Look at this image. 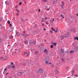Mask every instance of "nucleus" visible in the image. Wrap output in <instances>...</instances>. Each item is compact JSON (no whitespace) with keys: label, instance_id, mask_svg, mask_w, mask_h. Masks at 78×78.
<instances>
[{"label":"nucleus","instance_id":"58","mask_svg":"<svg viewBox=\"0 0 78 78\" xmlns=\"http://www.w3.org/2000/svg\"><path fill=\"white\" fill-rule=\"evenodd\" d=\"M61 16L62 17V15H61Z\"/></svg>","mask_w":78,"mask_h":78},{"label":"nucleus","instance_id":"2","mask_svg":"<svg viewBox=\"0 0 78 78\" xmlns=\"http://www.w3.org/2000/svg\"><path fill=\"white\" fill-rule=\"evenodd\" d=\"M67 37H68L67 36H64V35L61 36V40H62V39H64V38H67Z\"/></svg>","mask_w":78,"mask_h":78},{"label":"nucleus","instance_id":"26","mask_svg":"<svg viewBox=\"0 0 78 78\" xmlns=\"http://www.w3.org/2000/svg\"><path fill=\"white\" fill-rule=\"evenodd\" d=\"M11 65H14V63H12V62H11Z\"/></svg>","mask_w":78,"mask_h":78},{"label":"nucleus","instance_id":"44","mask_svg":"<svg viewBox=\"0 0 78 78\" xmlns=\"http://www.w3.org/2000/svg\"><path fill=\"white\" fill-rule=\"evenodd\" d=\"M43 20H44V18L42 19V21H43Z\"/></svg>","mask_w":78,"mask_h":78},{"label":"nucleus","instance_id":"4","mask_svg":"<svg viewBox=\"0 0 78 78\" xmlns=\"http://www.w3.org/2000/svg\"><path fill=\"white\" fill-rule=\"evenodd\" d=\"M39 72L40 73H43V72L42 71V69L41 68H40V69H39Z\"/></svg>","mask_w":78,"mask_h":78},{"label":"nucleus","instance_id":"27","mask_svg":"<svg viewBox=\"0 0 78 78\" xmlns=\"http://www.w3.org/2000/svg\"><path fill=\"white\" fill-rule=\"evenodd\" d=\"M22 4V2H20L19 3V5H21Z\"/></svg>","mask_w":78,"mask_h":78},{"label":"nucleus","instance_id":"5","mask_svg":"<svg viewBox=\"0 0 78 78\" xmlns=\"http://www.w3.org/2000/svg\"><path fill=\"white\" fill-rule=\"evenodd\" d=\"M25 33H26V32L25 31H23V33L21 34V36H24V35H25Z\"/></svg>","mask_w":78,"mask_h":78},{"label":"nucleus","instance_id":"63","mask_svg":"<svg viewBox=\"0 0 78 78\" xmlns=\"http://www.w3.org/2000/svg\"><path fill=\"white\" fill-rule=\"evenodd\" d=\"M49 26H50V25H49Z\"/></svg>","mask_w":78,"mask_h":78},{"label":"nucleus","instance_id":"28","mask_svg":"<svg viewBox=\"0 0 78 78\" xmlns=\"http://www.w3.org/2000/svg\"><path fill=\"white\" fill-rule=\"evenodd\" d=\"M29 53V52H26L25 53V54H27V53Z\"/></svg>","mask_w":78,"mask_h":78},{"label":"nucleus","instance_id":"29","mask_svg":"<svg viewBox=\"0 0 78 78\" xmlns=\"http://www.w3.org/2000/svg\"><path fill=\"white\" fill-rule=\"evenodd\" d=\"M69 66H67L66 67V69H69Z\"/></svg>","mask_w":78,"mask_h":78},{"label":"nucleus","instance_id":"18","mask_svg":"<svg viewBox=\"0 0 78 78\" xmlns=\"http://www.w3.org/2000/svg\"><path fill=\"white\" fill-rule=\"evenodd\" d=\"M73 51H70L69 53H73Z\"/></svg>","mask_w":78,"mask_h":78},{"label":"nucleus","instance_id":"25","mask_svg":"<svg viewBox=\"0 0 78 78\" xmlns=\"http://www.w3.org/2000/svg\"><path fill=\"white\" fill-rule=\"evenodd\" d=\"M9 27H12V24H9Z\"/></svg>","mask_w":78,"mask_h":78},{"label":"nucleus","instance_id":"56","mask_svg":"<svg viewBox=\"0 0 78 78\" xmlns=\"http://www.w3.org/2000/svg\"><path fill=\"white\" fill-rule=\"evenodd\" d=\"M15 50L16 51H17V49H15Z\"/></svg>","mask_w":78,"mask_h":78},{"label":"nucleus","instance_id":"62","mask_svg":"<svg viewBox=\"0 0 78 78\" xmlns=\"http://www.w3.org/2000/svg\"><path fill=\"white\" fill-rule=\"evenodd\" d=\"M70 1H71V0H70Z\"/></svg>","mask_w":78,"mask_h":78},{"label":"nucleus","instance_id":"39","mask_svg":"<svg viewBox=\"0 0 78 78\" xmlns=\"http://www.w3.org/2000/svg\"><path fill=\"white\" fill-rule=\"evenodd\" d=\"M63 5H64L62 4V5H61V6L62 7V8H63V7L62 6H63Z\"/></svg>","mask_w":78,"mask_h":78},{"label":"nucleus","instance_id":"33","mask_svg":"<svg viewBox=\"0 0 78 78\" xmlns=\"http://www.w3.org/2000/svg\"><path fill=\"white\" fill-rule=\"evenodd\" d=\"M62 59V61H64V59L63 58H61Z\"/></svg>","mask_w":78,"mask_h":78},{"label":"nucleus","instance_id":"61","mask_svg":"<svg viewBox=\"0 0 78 78\" xmlns=\"http://www.w3.org/2000/svg\"><path fill=\"white\" fill-rule=\"evenodd\" d=\"M4 54H5V53H4Z\"/></svg>","mask_w":78,"mask_h":78},{"label":"nucleus","instance_id":"9","mask_svg":"<svg viewBox=\"0 0 78 78\" xmlns=\"http://www.w3.org/2000/svg\"><path fill=\"white\" fill-rule=\"evenodd\" d=\"M52 44H53V45H54V46H56V43H55L53 42H52Z\"/></svg>","mask_w":78,"mask_h":78},{"label":"nucleus","instance_id":"55","mask_svg":"<svg viewBox=\"0 0 78 78\" xmlns=\"http://www.w3.org/2000/svg\"><path fill=\"white\" fill-rule=\"evenodd\" d=\"M2 25H0V26H2Z\"/></svg>","mask_w":78,"mask_h":78},{"label":"nucleus","instance_id":"16","mask_svg":"<svg viewBox=\"0 0 78 78\" xmlns=\"http://www.w3.org/2000/svg\"><path fill=\"white\" fill-rule=\"evenodd\" d=\"M11 66H12V68H13V69H14V67H15V66H14V65H12Z\"/></svg>","mask_w":78,"mask_h":78},{"label":"nucleus","instance_id":"7","mask_svg":"<svg viewBox=\"0 0 78 78\" xmlns=\"http://www.w3.org/2000/svg\"><path fill=\"white\" fill-rule=\"evenodd\" d=\"M5 3L6 5H9V2L8 1V0H7V1L5 2Z\"/></svg>","mask_w":78,"mask_h":78},{"label":"nucleus","instance_id":"57","mask_svg":"<svg viewBox=\"0 0 78 78\" xmlns=\"http://www.w3.org/2000/svg\"><path fill=\"white\" fill-rule=\"evenodd\" d=\"M77 16H78V13L77 14Z\"/></svg>","mask_w":78,"mask_h":78},{"label":"nucleus","instance_id":"49","mask_svg":"<svg viewBox=\"0 0 78 78\" xmlns=\"http://www.w3.org/2000/svg\"><path fill=\"white\" fill-rule=\"evenodd\" d=\"M62 18L63 19H64V16H62Z\"/></svg>","mask_w":78,"mask_h":78},{"label":"nucleus","instance_id":"32","mask_svg":"<svg viewBox=\"0 0 78 78\" xmlns=\"http://www.w3.org/2000/svg\"><path fill=\"white\" fill-rule=\"evenodd\" d=\"M29 55V54L28 53L27 54V55H26V56H28Z\"/></svg>","mask_w":78,"mask_h":78},{"label":"nucleus","instance_id":"46","mask_svg":"<svg viewBox=\"0 0 78 78\" xmlns=\"http://www.w3.org/2000/svg\"><path fill=\"white\" fill-rule=\"evenodd\" d=\"M61 56L63 57V56H64V55H61Z\"/></svg>","mask_w":78,"mask_h":78},{"label":"nucleus","instance_id":"35","mask_svg":"<svg viewBox=\"0 0 78 78\" xmlns=\"http://www.w3.org/2000/svg\"><path fill=\"white\" fill-rule=\"evenodd\" d=\"M44 19H45V20H47V17H45V18H44Z\"/></svg>","mask_w":78,"mask_h":78},{"label":"nucleus","instance_id":"14","mask_svg":"<svg viewBox=\"0 0 78 78\" xmlns=\"http://www.w3.org/2000/svg\"><path fill=\"white\" fill-rule=\"evenodd\" d=\"M46 24H47V25H48L49 24V23L47 21H46Z\"/></svg>","mask_w":78,"mask_h":78},{"label":"nucleus","instance_id":"22","mask_svg":"<svg viewBox=\"0 0 78 78\" xmlns=\"http://www.w3.org/2000/svg\"><path fill=\"white\" fill-rule=\"evenodd\" d=\"M75 39H76L77 41H78V37H76L75 38Z\"/></svg>","mask_w":78,"mask_h":78},{"label":"nucleus","instance_id":"47","mask_svg":"<svg viewBox=\"0 0 78 78\" xmlns=\"http://www.w3.org/2000/svg\"><path fill=\"white\" fill-rule=\"evenodd\" d=\"M44 31H45V30H46V29H45V28H44Z\"/></svg>","mask_w":78,"mask_h":78},{"label":"nucleus","instance_id":"30","mask_svg":"<svg viewBox=\"0 0 78 78\" xmlns=\"http://www.w3.org/2000/svg\"><path fill=\"white\" fill-rule=\"evenodd\" d=\"M7 70V69L5 68L4 69V71H6Z\"/></svg>","mask_w":78,"mask_h":78},{"label":"nucleus","instance_id":"43","mask_svg":"<svg viewBox=\"0 0 78 78\" xmlns=\"http://www.w3.org/2000/svg\"><path fill=\"white\" fill-rule=\"evenodd\" d=\"M32 44H36V43H34V42H33L32 43Z\"/></svg>","mask_w":78,"mask_h":78},{"label":"nucleus","instance_id":"3","mask_svg":"<svg viewBox=\"0 0 78 78\" xmlns=\"http://www.w3.org/2000/svg\"><path fill=\"white\" fill-rule=\"evenodd\" d=\"M47 9V10L49 11L50 9V7L48 6H46L45 7Z\"/></svg>","mask_w":78,"mask_h":78},{"label":"nucleus","instance_id":"41","mask_svg":"<svg viewBox=\"0 0 78 78\" xmlns=\"http://www.w3.org/2000/svg\"><path fill=\"white\" fill-rule=\"evenodd\" d=\"M44 2H47V0H44Z\"/></svg>","mask_w":78,"mask_h":78},{"label":"nucleus","instance_id":"31","mask_svg":"<svg viewBox=\"0 0 78 78\" xmlns=\"http://www.w3.org/2000/svg\"><path fill=\"white\" fill-rule=\"evenodd\" d=\"M25 37H27V36H28V35H27V34H26L25 35Z\"/></svg>","mask_w":78,"mask_h":78},{"label":"nucleus","instance_id":"19","mask_svg":"<svg viewBox=\"0 0 78 78\" xmlns=\"http://www.w3.org/2000/svg\"><path fill=\"white\" fill-rule=\"evenodd\" d=\"M35 54H36L37 55V54H38V52L37 51H36L35 52Z\"/></svg>","mask_w":78,"mask_h":78},{"label":"nucleus","instance_id":"54","mask_svg":"<svg viewBox=\"0 0 78 78\" xmlns=\"http://www.w3.org/2000/svg\"><path fill=\"white\" fill-rule=\"evenodd\" d=\"M21 73V74H22V73Z\"/></svg>","mask_w":78,"mask_h":78},{"label":"nucleus","instance_id":"52","mask_svg":"<svg viewBox=\"0 0 78 78\" xmlns=\"http://www.w3.org/2000/svg\"><path fill=\"white\" fill-rule=\"evenodd\" d=\"M8 74V73H7L6 74V75H7Z\"/></svg>","mask_w":78,"mask_h":78},{"label":"nucleus","instance_id":"60","mask_svg":"<svg viewBox=\"0 0 78 78\" xmlns=\"http://www.w3.org/2000/svg\"><path fill=\"white\" fill-rule=\"evenodd\" d=\"M8 46H9V44H8Z\"/></svg>","mask_w":78,"mask_h":78},{"label":"nucleus","instance_id":"8","mask_svg":"<svg viewBox=\"0 0 78 78\" xmlns=\"http://www.w3.org/2000/svg\"><path fill=\"white\" fill-rule=\"evenodd\" d=\"M51 23H52V22H53V21H54V19L53 18L51 20H50Z\"/></svg>","mask_w":78,"mask_h":78},{"label":"nucleus","instance_id":"24","mask_svg":"<svg viewBox=\"0 0 78 78\" xmlns=\"http://www.w3.org/2000/svg\"><path fill=\"white\" fill-rule=\"evenodd\" d=\"M50 47L51 48H53V45H51L50 46Z\"/></svg>","mask_w":78,"mask_h":78},{"label":"nucleus","instance_id":"59","mask_svg":"<svg viewBox=\"0 0 78 78\" xmlns=\"http://www.w3.org/2000/svg\"><path fill=\"white\" fill-rule=\"evenodd\" d=\"M1 21V20L0 19V22Z\"/></svg>","mask_w":78,"mask_h":78},{"label":"nucleus","instance_id":"11","mask_svg":"<svg viewBox=\"0 0 78 78\" xmlns=\"http://www.w3.org/2000/svg\"><path fill=\"white\" fill-rule=\"evenodd\" d=\"M9 39H12L13 38V37L12 36H10L9 37Z\"/></svg>","mask_w":78,"mask_h":78},{"label":"nucleus","instance_id":"51","mask_svg":"<svg viewBox=\"0 0 78 78\" xmlns=\"http://www.w3.org/2000/svg\"><path fill=\"white\" fill-rule=\"evenodd\" d=\"M9 78H12V77H9Z\"/></svg>","mask_w":78,"mask_h":78},{"label":"nucleus","instance_id":"12","mask_svg":"<svg viewBox=\"0 0 78 78\" xmlns=\"http://www.w3.org/2000/svg\"><path fill=\"white\" fill-rule=\"evenodd\" d=\"M14 29L13 28H11L10 30V31H13Z\"/></svg>","mask_w":78,"mask_h":78},{"label":"nucleus","instance_id":"48","mask_svg":"<svg viewBox=\"0 0 78 78\" xmlns=\"http://www.w3.org/2000/svg\"><path fill=\"white\" fill-rule=\"evenodd\" d=\"M49 64H51V62L49 63Z\"/></svg>","mask_w":78,"mask_h":78},{"label":"nucleus","instance_id":"20","mask_svg":"<svg viewBox=\"0 0 78 78\" xmlns=\"http://www.w3.org/2000/svg\"><path fill=\"white\" fill-rule=\"evenodd\" d=\"M16 36H18V35H19V33L18 32H16Z\"/></svg>","mask_w":78,"mask_h":78},{"label":"nucleus","instance_id":"38","mask_svg":"<svg viewBox=\"0 0 78 78\" xmlns=\"http://www.w3.org/2000/svg\"><path fill=\"white\" fill-rule=\"evenodd\" d=\"M3 57H2L0 58V59H3Z\"/></svg>","mask_w":78,"mask_h":78},{"label":"nucleus","instance_id":"42","mask_svg":"<svg viewBox=\"0 0 78 78\" xmlns=\"http://www.w3.org/2000/svg\"><path fill=\"white\" fill-rule=\"evenodd\" d=\"M18 15H19V13H16V15H17V16H18Z\"/></svg>","mask_w":78,"mask_h":78},{"label":"nucleus","instance_id":"36","mask_svg":"<svg viewBox=\"0 0 78 78\" xmlns=\"http://www.w3.org/2000/svg\"><path fill=\"white\" fill-rule=\"evenodd\" d=\"M38 11H39V12H41V9H39L38 10Z\"/></svg>","mask_w":78,"mask_h":78},{"label":"nucleus","instance_id":"23","mask_svg":"<svg viewBox=\"0 0 78 78\" xmlns=\"http://www.w3.org/2000/svg\"><path fill=\"white\" fill-rule=\"evenodd\" d=\"M62 5H64V2L62 1Z\"/></svg>","mask_w":78,"mask_h":78},{"label":"nucleus","instance_id":"13","mask_svg":"<svg viewBox=\"0 0 78 78\" xmlns=\"http://www.w3.org/2000/svg\"><path fill=\"white\" fill-rule=\"evenodd\" d=\"M45 64H48V62L47 61H46L45 62Z\"/></svg>","mask_w":78,"mask_h":78},{"label":"nucleus","instance_id":"45","mask_svg":"<svg viewBox=\"0 0 78 78\" xmlns=\"http://www.w3.org/2000/svg\"><path fill=\"white\" fill-rule=\"evenodd\" d=\"M15 8H17V6H16L15 7Z\"/></svg>","mask_w":78,"mask_h":78},{"label":"nucleus","instance_id":"37","mask_svg":"<svg viewBox=\"0 0 78 78\" xmlns=\"http://www.w3.org/2000/svg\"><path fill=\"white\" fill-rule=\"evenodd\" d=\"M16 11H17L18 12H19V10H16Z\"/></svg>","mask_w":78,"mask_h":78},{"label":"nucleus","instance_id":"15","mask_svg":"<svg viewBox=\"0 0 78 78\" xmlns=\"http://www.w3.org/2000/svg\"><path fill=\"white\" fill-rule=\"evenodd\" d=\"M78 47H77L76 48H75V50H78Z\"/></svg>","mask_w":78,"mask_h":78},{"label":"nucleus","instance_id":"40","mask_svg":"<svg viewBox=\"0 0 78 78\" xmlns=\"http://www.w3.org/2000/svg\"><path fill=\"white\" fill-rule=\"evenodd\" d=\"M78 75H76V77H78Z\"/></svg>","mask_w":78,"mask_h":78},{"label":"nucleus","instance_id":"10","mask_svg":"<svg viewBox=\"0 0 78 78\" xmlns=\"http://www.w3.org/2000/svg\"><path fill=\"white\" fill-rule=\"evenodd\" d=\"M10 68H12V66L11 65H9L8 67V69H10Z\"/></svg>","mask_w":78,"mask_h":78},{"label":"nucleus","instance_id":"21","mask_svg":"<svg viewBox=\"0 0 78 78\" xmlns=\"http://www.w3.org/2000/svg\"><path fill=\"white\" fill-rule=\"evenodd\" d=\"M42 27H44V26H45V25L44 24L42 23Z\"/></svg>","mask_w":78,"mask_h":78},{"label":"nucleus","instance_id":"34","mask_svg":"<svg viewBox=\"0 0 78 78\" xmlns=\"http://www.w3.org/2000/svg\"><path fill=\"white\" fill-rule=\"evenodd\" d=\"M54 66L53 65H51V67L53 68Z\"/></svg>","mask_w":78,"mask_h":78},{"label":"nucleus","instance_id":"1","mask_svg":"<svg viewBox=\"0 0 78 78\" xmlns=\"http://www.w3.org/2000/svg\"><path fill=\"white\" fill-rule=\"evenodd\" d=\"M51 29L52 30V31H54L55 33H57V32H58V29L57 28H56L55 30L53 27L51 28Z\"/></svg>","mask_w":78,"mask_h":78},{"label":"nucleus","instance_id":"17","mask_svg":"<svg viewBox=\"0 0 78 78\" xmlns=\"http://www.w3.org/2000/svg\"><path fill=\"white\" fill-rule=\"evenodd\" d=\"M7 23L9 24H10V23H11V22H10V21H9H9L7 22Z\"/></svg>","mask_w":78,"mask_h":78},{"label":"nucleus","instance_id":"6","mask_svg":"<svg viewBox=\"0 0 78 78\" xmlns=\"http://www.w3.org/2000/svg\"><path fill=\"white\" fill-rule=\"evenodd\" d=\"M60 51H61V53H62L64 52V51L63 50V49H60Z\"/></svg>","mask_w":78,"mask_h":78},{"label":"nucleus","instance_id":"53","mask_svg":"<svg viewBox=\"0 0 78 78\" xmlns=\"http://www.w3.org/2000/svg\"><path fill=\"white\" fill-rule=\"evenodd\" d=\"M15 53H16L17 52L16 51L15 52Z\"/></svg>","mask_w":78,"mask_h":78},{"label":"nucleus","instance_id":"50","mask_svg":"<svg viewBox=\"0 0 78 78\" xmlns=\"http://www.w3.org/2000/svg\"><path fill=\"white\" fill-rule=\"evenodd\" d=\"M47 51V50L45 49V50H44V51Z\"/></svg>","mask_w":78,"mask_h":78}]
</instances>
